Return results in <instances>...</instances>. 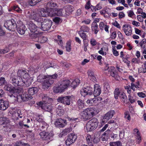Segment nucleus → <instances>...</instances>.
<instances>
[{"instance_id":"cd10ccee","label":"nucleus","mask_w":146,"mask_h":146,"mask_svg":"<svg viewBox=\"0 0 146 146\" xmlns=\"http://www.w3.org/2000/svg\"><path fill=\"white\" fill-rule=\"evenodd\" d=\"M21 98L24 101H27L29 100H31L33 98V97L27 94V92H25L24 94L21 95Z\"/></svg>"},{"instance_id":"a19ab883","label":"nucleus","mask_w":146,"mask_h":146,"mask_svg":"<svg viewBox=\"0 0 146 146\" xmlns=\"http://www.w3.org/2000/svg\"><path fill=\"white\" fill-rule=\"evenodd\" d=\"M119 90V88H116L115 89L114 91V98L115 99H118V97L119 95L121 94V93Z\"/></svg>"},{"instance_id":"4d7b16f0","label":"nucleus","mask_w":146,"mask_h":146,"mask_svg":"<svg viewBox=\"0 0 146 146\" xmlns=\"http://www.w3.org/2000/svg\"><path fill=\"white\" fill-rule=\"evenodd\" d=\"M105 48H102L100 50L98 51V52L103 56L106 55L107 54L106 52L105 51Z\"/></svg>"},{"instance_id":"7c9ffc66","label":"nucleus","mask_w":146,"mask_h":146,"mask_svg":"<svg viewBox=\"0 0 146 146\" xmlns=\"http://www.w3.org/2000/svg\"><path fill=\"white\" fill-rule=\"evenodd\" d=\"M40 130L42 131H48L49 130L48 125L45 122H43L42 123Z\"/></svg>"},{"instance_id":"c85d7f7f","label":"nucleus","mask_w":146,"mask_h":146,"mask_svg":"<svg viewBox=\"0 0 146 146\" xmlns=\"http://www.w3.org/2000/svg\"><path fill=\"white\" fill-rule=\"evenodd\" d=\"M91 29L92 31L94 32V33L96 34L99 31L98 28V25L96 22H93L92 24Z\"/></svg>"},{"instance_id":"2f4dec72","label":"nucleus","mask_w":146,"mask_h":146,"mask_svg":"<svg viewBox=\"0 0 146 146\" xmlns=\"http://www.w3.org/2000/svg\"><path fill=\"white\" fill-rule=\"evenodd\" d=\"M119 97L121 100V102L125 103L127 101V97L125 94L123 92H121Z\"/></svg>"},{"instance_id":"c9c22d12","label":"nucleus","mask_w":146,"mask_h":146,"mask_svg":"<svg viewBox=\"0 0 146 146\" xmlns=\"http://www.w3.org/2000/svg\"><path fill=\"white\" fill-rule=\"evenodd\" d=\"M13 88L11 84H8L5 85L4 88L5 90L9 91L10 93L11 92H14Z\"/></svg>"},{"instance_id":"5701e85b","label":"nucleus","mask_w":146,"mask_h":146,"mask_svg":"<svg viewBox=\"0 0 146 146\" xmlns=\"http://www.w3.org/2000/svg\"><path fill=\"white\" fill-rule=\"evenodd\" d=\"M38 91V88L36 87L29 88L28 90V93L29 95L31 96L36 93Z\"/></svg>"},{"instance_id":"2eb2a0df","label":"nucleus","mask_w":146,"mask_h":146,"mask_svg":"<svg viewBox=\"0 0 146 146\" xmlns=\"http://www.w3.org/2000/svg\"><path fill=\"white\" fill-rule=\"evenodd\" d=\"M50 104H44L41 101L37 103V105L39 106L41 108L46 111H50L52 109V106Z\"/></svg>"},{"instance_id":"a878e982","label":"nucleus","mask_w":146,"mask_h":146,"mask_svg":"<svg viewBox=\"0 0 146 146\" xmlns=\"http://www.w3.org/2000/svg\"><path fill=\"white\" fill-rule=\"evenodd\" d=\"M38 13L39 17H46L47 15V10L46 11L44 9H41L38 11Z\"/></svg>"},{"instance_id":"e433bc0d","label":"nucleus","mask_w":146,"mask_h":146,"mask_svg":"<svg viewBox=\"0 0 146 146\" xmlns=\"http://www.w3.org/2000/svg\"><path fill=\"white\" fill-rule=\"evenodd\" d=\"M47 79V76L42 74L39 75L37 78V81L39 82H43L44 79Z\"/></svg>"},{"instance_id":"49530a36","label":"nucleus","mask_w":146,"mask_h":146,"mask_svg":"<svg viewBox=\"0 0 146 146\" xmlns=\"http://www.w3.org/2000/svg\"><path fill=\"white\" fill-rule=\"evenodd\" d=\"M25 70H19L17 73V76L21 78H22V77L23 78V75L25 74Z\"/></svg>"},{"instance_id":"f704fd0d","label":"nucleus","mask_w":146,"mask_h":146,"mask_svg":"<svg viewBox=\"0 0 146 146\" xmlns=\"http://www.w3.org/2000/svg\"><path fill=\"white\" fill-rule=\"evenodd\" d=\"M56 111L57 114L60 116L63 115L64 112V110L63 107L60 106H58V107H57Z\"/></svg>"},{"instance_id":"412c9836","label":"nucleus","mask_w":146,"mask_h":146,"mask_svg":"<svg viewBox=\"0 0 146 146\" xmlns=\"http://www.w3.org/2000/svg\"><path fill=\"white\" fill-rule=\"evenodd\" d=\"M47 15L53 17L56 16V10H57L56 8H47L46 9Z\"/></svg>"},{"instance_id":"0e129e2a","label":"nucleus","mask_w":146,"mask_h":146,"mask_svg":"<svg viewBox=\"0 0 146 146\" xmlns=\"http://www.w3.org/2000/svg\"><path fill=\"white\" fill-rule=\"evenodd\" d=\"M106 25L103 22H101L100 23L99 25L100 29L102 30H103Z\"/></svg>"},{"instance_id":"72a5a7b5","label":"nucleus","mask_w":146,"mask_h":146,"mask_svg":"<svg viewBox=\"0 0 146 146\" xmlns=\"http://www.w3.org/2000/svg\"><path fill=\"white\" fill-rule=\"evenodd\" d=\"M86 140L88 144L90 146H93L92 140L91 135L89 134H87L86 137Z\"/></svg>"},{"instance_id":"680f3d73","label":"nucleus","mask_w":146,"mask_h":146,"mask_svg":"<svg viewBox=\"0 0 146 146\" xmlns=\"http://www.w3.org/2000/svg\"><path fill=\"white\" fill-rule=\"evenodd\" d=\"M13 9L14 10L19 13L21 12L22 10L17 5H14L13 7Z\"/></svg>"},{"instance_id":"6e6552de","label":"nucleus","mask_w":146,"mask_h":146,"mask_svg":"<svg viewBox=\"0 0 146 146\" xmlns=\"http://www.w3.org/2000/svg\"><path fill=\"white\" fill-rule=\"evenodd\" d=\"M52 131L50 130L48 131H42L40 133L39 135L40 136L41 138L44 140H52L53 134Z\"/></svg>"},{"instance_id":"69168bd1","label":"nucleus","mask_w":146,"mask_h":146,"mask_svg":"<svg viewBox=\"0 0 146 146\" xmlns=\"http://www.w3.org/2000/svg\"><path fill=\"white\" fill-rule=\"evenodd\" d=\"M86 102L90 106H94L93 98L91 99L88 100L86 101Z\"/></svg>"},{"instance_id":"5fc2aeb1","label":"nucleus","mask_w":146,"mask_h":146,"mask_svg":"<svg viewBox=\"0 0 146 146\" xmlns=\"http://www.w3.org/2000/svg\"><path fill=\"white\" fill-rule=\"evenodd\" d=\"M40 35V33H32L30 35L31 38L32 39H35Z\"/></svg>"},{"instance_id":"f257e3e1","label":"nucleus","mask_w":146,"mask_h":146,"mask_svg":"<svg viewBox=\"0 0 146 146\" xmlns=\"http://www.w3.org/2000/svg\"><path fill=\"white\" fill-rule=\"evenodd\" d=\"M70 83V81L68 80H63L58 82L57 83V86L54 88V92L58 93L64 92L69 86Z\"/></svg>"},{"instance_id":"20e7f679","label":"nucleus","mask_w":146,"mask_h":146,"mask_svg":"<svg viewBox=\"0 0 146 146\" xmlns=\"http://www.w3.org/2000/svg\"><path fill=\"white\" fill-rule=\"evenodd\" d=\"M47 79L44 80L42 84L43 88L44 89L48 88L54 82L52 79H56L58 77L57 74L55 73L52 75H47Z\"/></svg>"},{"instance_id":"052dcab7","label":"nucleus","mask_w":146,"mask_h":146,"mask_svg":"<svg viewBox=\"0 0 146 146\" xmlns=\"http://www.w3.org/2000/svg\"><path fill=\"white\" fill-rule=\"evenodd\" d=\"M128 16L129 17L131 18H132L133 15H135L134 13L133 10H131L128 11L127 12Z\"/></svg>"},{"instance_id":"6e6d98bb","label":"nucleus","mask_w":146,"mask_h":146,"mask_svg":"<svg viewBox=\"0 0 146 146\" xmlns=\"http://www.w3.org/2000/svg\"><path fill=\"white\" fill-rule=\"evenodd\" d=\"M27 80L26 81L24 80L25 81V84L26 86L27 87H28L31 85L32 81L31 79L30 78Z\"/></svg>"},{"instance_id":"09e8293b","label":"nucleus","mask_w":146,"mask_h":146,"mask_svg":"<svg viewBox=\"0 0 146 146\" xmlns=\"http://www.w3.org/2000/svg\"><path fill=\"white\" fill-rule=\"evenodd\" d=\"M140 46L142 48H146V39H143L139 43Z\"/></svg>"},{"instance_id":"864d4df0","label":"nucleus","mask_w":146,"mask_h":146,"mask_svg":"<svg viewBox=\"0 0 146 146\" xmlns=\"http://www.w3.org/2000/svg\"><path fill=\"white\" fill-rule=\"evenodd\" d=\"M135 136H136L135 139L137 143H139L141 142V140L140 134L135 135Z\"/></svg>"},{"instance_id":"b1692460","label":"nucleus","mask_w":146,"mask_h":146,"mask_svg":"<svg viewBox=\"0 0 146 146\" xmlns=\"http://www.w3.org/2000/svg\"><path fill=\"white\" fill-rule=\"evenodd\" d=\"M42 102L44 104H50L52 101V99L49 97L46 94H44L42 96Z\"/></svg>"},{"instance_id":"9d476101","label":"nucleus","mask_w":146,"mask_h":146,"mask_svg":"<svg viewBox=\"0 0 146 146\" xmlns=\"http://www.w3.org/2000/svg\"><path fill=\"white\" fill-rule=\"evenodd\" d=\"M76 134L74 133H71L68 136V138L65 141V143L67 146H70L74 143L77 138Z\"/></svg>"},{"instance_id":"79ce46f5","label":"nucleus","mask_w":146,"mask_h":146,"mask_svg":"<svg viewBox=\"0 0 146 146\" xmlns=\"http://www.w3.org/2000/svg\"><path fill=\"white\" fill-rule=\"evenodd\" d=\"M80 83V80L78 79H76L73 81L70 84V86L73 88H76Z\"/></svg>"},{"instance_id":"bb28decb","label":"nucleus","mask_w":146,"mask_h":146,"mask_svg":"<svg viewBox=\"0 0 146 146\" xmlns=\"http://www.w3.org/2000/svg\"><path fill=\"white\" fill-rule=\"evenodd\" d=\"M21 98L24 101H27L29 100H31L33 98V97L27 94V92H25L24 94L21 95Z\"/></svg>"},{"instance_id":"58836bf2","label":"nucleus","mask_w":146,"mask_h":146,"mask_svg":"<svg viewBox=\"0 0 146 146\" xmlns=\"http://www.w3.org/2000/svg\"><path fill=\"white\" fill-rule=\"evenodd\" d=\"M80 29V31H82L84 33H88L90 30V28L84 25L81 26Z\"/></svg>"},{"instance_id":"3c124183","label":"nucleus","mask_w":146,"mask_h":146,"mask_svg":"<svg viewBox=\"0 0 146 146\" xmlns=\"http://www.w3.org/2000/svg\"><path fill=\"white\" fill-rule=\"evenodd\" d=\"M72 128H68L65 129L63 130L62 132V134L64 135H66L68 133H69L72 131Z\"/></svg>"},{"instance_id":"1a4fd4ad","label":"nucleus","mask_w":146,"mask_h":146,"mask_svg":"<svg viewBox=\"0 0 146 146\" xmlns=\"http://www.w3.org/2000/svg\"><path fill=\"white\" fill-rule=\"evenodd\" d=\"M27 15L29 19L34 20L38 22H40L42 20V18L39 17L38 13L33 11H28Z\"/></svg>"},{"instance_id":"9b49d317","label":"nucleus","mask_w":146,"mask_h":146,"mask_svg":"<svg viewBox=\"0 0 146 146\" xmlns=\"http://www.w3.org/2000/svg\"><path fill=\"white\" fill-rule=\"evenodd\" d=\"M71 98V96H60L58 98L57 100L58 102L66 105L69 106L70 104Z\"/></svg>"},{"instance_id":"393cba45","label":"nucleus","mask_w":146,"mask_h":146,"mask_svg":"<svg viewBox=\"0 0 146 146\" xmlns=\"http://www.w3.org/2000/svg\"><path fill=\"white\" fill-rule=\"evenodd\" d=\"M88 74L89 78L91 80L95 83L97 82V80L95 76L94 73L92 71L89 70L88 72Z\"/></svg>"},{"instance_id":"ea45409f","label":"nucleus","mask_w":146,"mask_h":146,"mask_svg":"<svg viewBox=\"0 0 146 146\" xmlns=\"http://www.w3.org/2000/svg\"><path fill=\"white\" fill-rule=\"evenodd\" d=\"M78 34L80 37L83 39V42H86L85 40L87 37L86 34L82 31H79L78 32Z\"/></svg>"},{"instance_id":"4468645a","label":"nucleus","mask_w":146,"mask_h":146,"mask_svg":"<svg viewBox=\"0 0 146 146\" xmlns=\"http://www.w3.org/2000/svg\"><path fill=\"white\" fill-rule=\"evenodd\" d=\"M122 29L126 35L129 36L131 35L132 29L130 25L129 24H124L123 26Z\"/></svg>"},{"instance_id":"13d9d810","label":"nucleus","mask_w":146,"mask_h":146,"mask_svg":"<svg viewBox=\"0 0 146 146\" xmlns=\"http://www.w3.org/2000/svg\"><path fill=\"white\" fill-rule=\"evenodd\" d=\"M124 117L125 119H127L128 120H130L131 117L129 111H126L124 113Z\"/></svg>"},{"instance_id":"dca6fc26","label":"nucleus","mask_w":146,"mask_h":146,"mask_svg":"<svg viewBox=\"0 0 146 146\" xmlns=\"http://www.w3.org/2000/svg\"><path fill=\"white\" fill-rule=\"evenodd\" d=\"M66 121L61 118L57 119L54 122L55 126L58 128H62L65 126V123H66Z\"/></svg>"},{"instance_id":"39448f33","label":"nucleus","mask_w":146,"mask_h":146,"mask_svg":"<svg viewBox=\"0 0 146 146\" xmlns=\"http://www.w3.org/2000/svg\"><path fill=\"white\" fill-rule=\"evenodd\" d=\"M98 121L96 118H92L86 124V128L87 131H91L95 129L98 127Z\"/></svg>"},{"instance_id":"6ab92c4d","label":"nucleus","mask_w":146,"mask_h":146,"mask_svg":"<svg viewBox=\"0 0 146 146\" xmlns=\"http://www.w3.org/2000/svg\"><path fill=\"white\" fill-rule=\"evenodd\" d=\"M94 90L93 93L94 96H97L99 95L101 92V88L100 86L96 84L94 86Z\"/></svg>"},{"instance_id":"de8ad7c7","label":"nucleus","mask_w":146,"mask_h":146,"mask_svg":"<svg viewBox=\"0 0 146 146\" xmlns=\"http://www.w3.org/2000/svg\"><path fill=\"white\" fill-rule=\"evenodd\" d=\"M47 5L48 7H49L50 8H55V7L57 6V4L56 3L51 1L48 3Z\"/></svg>"},{"instance_id":"e2e57ef3","label":"nucleus","mask_w":146,"mask_h":146,"mask_svg":"<svg viewBox=\"0 0 146 146\" xmlns=\"http://www.w3.org/2000/svg\"><path fill=\"white\" fill-rule=\"evenodd\" d=\"M25 74H24L23 75V78L25 79L26 80L29 78H30V76L26 70H25Z\"/></svg>"},{"instance_id":"4c0bfd02","label":"nucleus","mask_w":146,"mask_h":146,"mask_svg":"<svg viewBox=\"0 0 146 146\" xmlns=\"http://www.w3.org/2000/svg\"><path fill=\"white\" fill-rule=\"evenodd\" d=\"M77 106L79 109H82L84 107V103L83 100L79 99L77 102Z\"/></svg>"},{"instance_id":"423d86ee","label":"nucleus","mask_w":146,"mask_h":146,"mask_svg":"<svg viewBox=\"0 0 146 146\" xmlns=\"http://www.w3.org/2000/svg\"><path fill=\"white\" fill-rule=\"evenodd\" d=\"M42 19L40 22L41 23V29L44 31H48L52 26V21L46 18H42Z\"/></svg>"},{"instance_id":"aec40b11","label":"nucleus","mask_w":146,"mask_h":146,"mask_svg":"<svg viewBox=\"0 0 146 146\" xmlns=\"http://www.w3.org/2000/svg\"><path fill=\"white\" fill-rule=\"evenodd\" d=\"M111 133L110 129H108L101 136L102 140L103 141H107L110 137V134Z\"/></svg>"},{"instance_id":"c03bdc74","label":"nucleus","mask_w":146,"mask_h":146,"mask_svg":"<svg viewBox=\"0 0 146 146\" xmlns=\"http://www.w3.org/2000/svg\"><path fill=\"white\" fill-rule=\"evenodd\" d=\"M8 96L10 97V100H11V102L12 103L15 102L16 101H17V97L14 96L13 94H11V93H9L8 94Z\"/></svg>"},{"instance_id":"0eeeda50","label":"nucleus","mask_w":146,"mask_h":146,"mask_svg":"<svg viewBox=\"0 0 146 146\" xmlns=\"http://www.w3.org/2000/svg\"><path fill=\"white\" fill-rule=\"evenodd\" d=\"M4 26L10 31H14L17 28L15 22L13 19L6 21L4 23Z\"/></svg>"},{"instance_id":"338daca9","label":"nucleus","mask_w":146,"mask_h":146,"mask_svg":"<svg viewBox=\"0 0 146 146\" xmlns=\"http://www.w3.org/2000/svg\"><path fill=\"white\" fill-rule=\"evenodd\" d=\"M91 3L90 1H88L85 5V8L86 9H89L91 7Z\"/></svg>"},{"instance_id":"bf43d9fd","label":"nucleus","mask_w":146,"mask_h":146,"mask_svg":"<svg viewBox=\"0 0 146 146\" xmlns=\"http://www.w3.org/2000/svg\"><path fill=\"white\" fill-rule=\"evenodd\" d=\"M57 10H56V15H57L58 16H61L62 15V9H57Z\"/></svg>"},{"instance_id":"37998d69","label":"nucleus","mask_w":146,"mask_h":146,"mask_svg":"<svg viewBox=\"0 0 146 146\" xmlns=\"http://www.w3.org/2000/svg\"><path fill=\"white\" fill-rule=\"evenodd\" d=\"M92 139L93 142L94 143H97L100 141V137L99 135H94Z\"/></svg>"},{"instance_id":"f03ea898","label":"nucleus","mask_w":146,"mask_h":146,"mask_svg":"<svg viewBox=\"0 0 146 146\" xmlns=\"http://www.w3.org/2000/svg\"><path fill=\"white\" fill-rule=\"evenodd\" d=\"M94 111L91 108H86L80 113V118L84 121H87L92 118L94 115Z\"/></svg>"},{"instance_id":"a211bd4d","label":"nucleus","mask_w":146,"mask_h":146,"mask_svg":"<svg viewBox=\"0 0 146 146\" xmlns=\"http://www.w3.org/2000/svg\"><path fill=\"white\" fill-rule=\"evenodd\" d=\"M9 103L7 101H5L3 99H0V110H5L9 107Z\"/></svg>"},{"instance_id":"a18cd8bd","label":"nucleus","mask_w":146,"mask_h":146,"mask_svg":"<svg viewBox=\"0 0 146 146\" xmlns=\"http://www.w3.org/2000/svg\"><path fill=\"white\" fill-rule=\"evenodd\" d=\"M41 1V0H29V3L31 6H34Z\"/></svg>"},{"instance_id":"7ed1b4c3","label":"nucleus","mask_w":146,"mask_h":146,"mask_svg":"<svg viewBox=\"0 0 146 146\" xmlns=\"http://www.w3.org/2000/svg\"><path fill=\"white\" fill-rule=\"evenodd\" d=\"M10 79L11 82L15 86H22L25 85V81L22 78L15 76L13 73H12Z\"/></svg>"},{"instance_id":"4be33fe9","label":"nucleus","mask_w":146,"mask_h":146,"mask_svg":"<svg viewBox=\"0 0 146 146\" xmlns=\"http://www.w3.org/2000/svg\"><path fill=\"white\" fill-rule=\"evenodd\" d=\"M29 29L31 32L35 33L37 30V27L32 22H30L28 24Z\"/></svg>"},{"instance_id":"f3484780","label":"nucleus","mask_w":146,"mask_h":146,"mask_svg":"<svg viewBox=\"0 0 146 146\" xmlns=\"http://www.w3.org/2000/svg\"><path fill=\"white\" fill-rule=\"evenodd\" d=\"M109 74L112 77L115 78V79H118V76L115 68L113 66L109 67L107 69Z\"/></svg>"},{"instance_id":"c756f323","label":"nucleus","mask_w":146,"mask_h":146,"mask_svg":"<svg viewBox=\"0 0 146 146\" xmlns=\"http://www.w3.org/2000/svg\"><path fill=\"white\" fill-rule=\"evenodd\" d=\"M26 29H27L25 26L23 25H22L18 28L17 29L18 32L20 35H23L25 34Z\"/></svg>"},{"instance_id":"8fccbe9b","label":"nucleus","mask_w":146,"mask_h":146,"mask_svg":"<svg viewBox=\"0 0 146 146\" xmlns=\"http://www.w3.org/2000/svg\"><path fill=\"white\" fill-rule=\"evenodd\" d=\"M110 146H122V143L120 141L110 142Z\"/></svg>"},{"instance_id":"774afa93","label":"nucleus","mask_w":146,"mask_h":146,"mask_svg":"<svg viewBox=\"0 0 146 146\" xmlns=\"http://www.w3.org/2000/svg\"><path fill=\"white\" fill-rule=\"evenodd\" d=\"M90 43L91 45L93 46H95L97 44V42L96 40L94 38L91 39Z\"/></svg>"},{"instance_id":"f8f14e48","label":"nucleus","mask_w":146,"mask_h":146,"mask_svg":"<svg viewBox=\"0 0 146 146\" xmlns=\"http://www.w3.org/2000/svg\"><path fill=\"white\" fill-rule=\"evenodd\" d=\"M80 93L82 96L84 97L87 96H90L93 94V89L89 87L84 88L81 90Z\"/></svg>"},{"instance_id":"603ef678","label":"nucleus","mask_w":146,"mask_h":146,"mask_svg":"<svg viewBox=\"0 0 146 146\" xmlns=\"http://www.w3.org/2000/svg\"><path fill=\"white\" fill-rule=\"evenodd\" d=\"M66 51L70 52L71 50V43L69 42H68L66 44Z\"/></svg>"},{"instance_id":"ddd939ff","label":"nucleus","mask_w":146,"mask_h":146,"mask_svg":"<svg viewBox=\"0 0 146 146\" xmlns=\"http://www.w3.org/2000/svg\"><path fill=\"white\" fill-rule=\"evenodd\" d=\"M115 112L113 110H110L106 114L102 119V121L101 123V125H104L109 119L112 118Z\"/></svg>"},{"instance_id":"473e14b6","label":"nucleus","mask_w":146,"mask_h":146,"mask_svg":"<svg viewBox=\"0 0 146 146\" xmlns=\"http://www.w3.org/2000/svg\"><path fill=\"white\" fill-rule=\"evenodd\" d=\"M48 39L46 37L39 35L38 37V42L40 43H44L46 42Z\"/></svg>"}]
</instances>
